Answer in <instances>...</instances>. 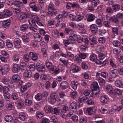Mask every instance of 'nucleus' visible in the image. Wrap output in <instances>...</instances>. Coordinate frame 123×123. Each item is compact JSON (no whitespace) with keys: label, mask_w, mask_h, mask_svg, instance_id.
I'll return each mask as SVG.
<instances>
[{"label":"nucleus","mask_w":123,"mask_h":123,"mask_svg":"<svg viewBox=\"0 0 123 123\" xmlns=\"http://www.w3.org/2000/svg\"><path fill=\"white\" fill-rule=\"evenodd\" d=\"M3 14L4 17H10L12 15V12L8 9H5L3 12Z\"/></svg>","instance_id":"nucleus-14"},{"label":"nucleus","mask_w":123,"mask_h":123,"mask_svg":"<svg viewBox=\"0 0 123 123\" xmlns=\"http://www.w3.org/2000/svg\"><path fill=\"white\" fill-rule=\"evenodd\" d=\"M77 103L75 102H74L71 104L69 108L73 112H76L77 111Z\"/></svg>","instance_id":"nucleus-7"},{"label":"nucleus","mask_w":123,"mask_h":123,"mask_svg":"<svg viewBox=\"0 0 123 123\" xmlns=\"http://www.w3.org/2000/svg\"><path fill=\"white\" fill-rule=\"evenodd\" d=\"M60 112L61 110L59 109H58L56 108H55L52 110V114L58 115L60 113Z\"/></svg>","instance_id":"nucleus-24"},{"label":"nucleus","mask_w":123,"mask_h":123,"mask_svg":"<svg viewBox=\"0 0 123 123\" xmlns=\"http://www.w3.org/2000/svg\"><path fill=\"white\" fill-rule=\"evenodd\" d=\"M69 40L70 42L74 41L77 40L78 37L76 35L72 33L69 35Z\"/></svg>","instance_id":"nucleus-16"},{"label":"nucleus","mask_w":123,"mask_h":123,"mask_svg":"<svg viewBox=\"0 0 123 123\" xmlns=\"http://www.w3.org/2000/svg\"><path fill=\"white\" fill-rule=\"evenodd\" d=\"M87 39L90 41V45L92 47H93L94 45L96 44L98 42L96 40V37L93 36H90L88 37Z\"/></svg>","instance_id":"nucleus-3"},{"label":"nucleus","mask_w":123,"mask_h":123,"mask_svg":"<svg viewBox=\"0 0 123 123\" xmlns=\"http://www.w3.org/2000/svg\"><path fill=\"white\" fill-rule=\"evenodd\" d=\"M109 74L111 77L114 78H116L118 76L117 70L116 69L111 71L110 72Z\"/></svg>","instance_id":"nucleus-12"},{"label":"nucleus","mask_w":123,"mask_h":123,"mask_svg":"<svg viewBox=\"0 0 123 123\" xmlns=\"http://www.w3.org/2000/svg\"><path fill=\"white\" fill-rule=\"evenodd\" d=\"M53 109H52V107L50 106H49L46 108L45 110V112L47 113H49L51 112H52Z\"/></svg>","instance_id":"nucleus-48"},{"label":"nucleus","mask_w":123,"mask_h":123,"mask_svg":"<svg viewBox=\"0 0 123 123\" xmlns=\"http://www.w3.org/2000/svg\"><path fill=\"white\" fill-rule=\"evenodd\" d=\"M90 30L93 33H96L98 31V27L95 24H92L90 26Z\"/></svg>","instance_id":"nucleus-11"},{"label":"nucleus","mask_w":123,"mask_h":123,"mask_svg":"<svg viewBox=\"0 0 123 123\" xmlns=\"http://www.w3.org/2000/svg\"><path fill=\"white\" fill-rule=\"evenodd\" d=\"M13 11L16 13L18 14L21 11V9H20L15 8L13 9Z\"/></svg>","instance_id":"nucleus-56"},{"label":"nucleus","mask_w":123,"mask_h":123,"mask_svg":"<svg viewBox=\"0 0 123 123\" xmlns=\"http://www.w3.org/2000/svg\"><path fill=\"white\" fill-rule=\"evenodd\" d=\"M12 59L15 62L18 61L19 60V56L17 54L15 55L12 58Z\"/></svg>","instance_id":"nucleus-50"},{"label":"nucleus","mask_w":123,"mask_h":123,"mask_svg":"<svg viewBox=\"0 0 123 123\" xmlns=\"http://www.w3.org/2000/svg\"><path fill=\"white\" fill-rule=\"evenodd\" d=\"M51 121L54 123H57L58 121V119L55 116H53L51 117L50 119Z\"/></svg>","instance_id":"nucleus-53"},{"label":"nucleus","mask_w":123,"mask_h":123,"mask_svg":"<svg viewBox=\"0 0 123 123\" xmlns=\"http://www.w3.org/2000/svg\"><path fill=\"white\" fill-rule=\"evenodd\" d=\"M23 41L25 42H28L29 41V36L27 34H25L22 37Z\"/></svg>","instance_id":"nucleus-26"},{"label":"nucleus","mask_w":123,"mask_h":123,"mask_svg":"<svg viewBox=\"0 0 123 123\" xmlns=\"http://www.w3.org/2000/svg\"><path fill=\"white\" fill-rule=\"evenodd\" d=\"M77 94V92L76 91H73L70 93L71 96L73 98H76Z\"/></svg>","instance_id":"nucleus-51"},{"label":"nucleus","mask_w":123,"mask_h":123,"mask_svg":"<svg viewBox=\"0 0 123 123\" xmlns=\"http://www.w3.org/2000/svg\"><path fill=\"white\" fill-rule=\"evenodd\" d=\"M36 118L37 119H40L43 116V113L42 112L38 111L36 112Z\"/></svg>","instance_id":"nucleus-34"},{"label":"nucleus","mask_w":123,"mask_h":123,"mask_svg":"<svg viewBox=\"0 0 123 123\" xmlns=\"http://www.w3.org/2000/svg\"><path fill=\"white\" fill-rule=\"evenodd\" d=\"M23 57L24 60L26 62H27L29 61V56L28 55H25Z\"/></svg>","instance_id":"nucleus-59"},{"label":"nucleus","mask_w":123,"mask_h":123,"mask_svg":"<svg viewBox=\"0 0 123 123\" xmlns=\"http://www.w3.org/2000/svg\"><path fill=\"white\" fill-rule=\"evenodd\" d=\"M122 91L121 90L118 89H115V95L116 94L118 95H122Z\"/></svg>","instance_id":"nucleus-45"},{"label":"nucleus","mask_w":123,"mask_h":123,"mask_svg":"<svg viewBox=\"0 0 123 123\" xmlns=\"http://www.w3.org/2000/svg\"><path fill=\"white\" fill-rule=\"evenodd\" d=\"M79 56L82 59H84L86 57V55L85 53H80L79 54Z\"/></svg>","instance_id":"nucleus-62"},{"label":"nucleus","mask_w":123,"mask_h":123,"mask_svg":"<svg viewBox=\"0 0 123 123\" xmlns=\"http://www.w3.org/2000/svg\"><path fill=\"white\" fill-rule=\"evenodd\" d=\"M109 20L117 24H118L120 22V20L115 15L110 17Z\"/></svg>","instance_id":"nucleus-15"},{"label":"nucleus","mask_w":123,"mask_h":123,"mask_svg":"<svg viewBox=\"0 0 123 123\" xmlns=\"http://www.w3.org/2000/svg\"><path fill=\"white\" fill-rule=\"evenodd\" d=\"M103 24L106 27H111L110 22L107 21H104L103 22Z\"/></svg>","instance_id":"nucleus-52"},{"label":"nucleus","mask_w":123,"mask_h":123,"mask_svg":"<svg viewBox=\"0 0 123 123\" xmlns=\"http://www.w3.org/2000/svg\"><path fill=\"white\" fill-rule=\"evenodd\" d=\"M11 21L10 20H7L3 22V26L5 28H7L10 26Z\"/></svg>","instance_id":"nucleus-19"},{"label":"nucleus","mask_w":123,"mask_h":123,"mask_svg":"<svg viewBox=\"0 0 123 123\" xmlns=\"http://www.w3.org/2000/svg\"><path fill=\"white\" fill-rule=\"evenodd\" d=\"M81 66L82 68L84 69H86L88 68V66L85 62H82L81 64Z\"/></svg>","instance_id":"nucleus-60"},{"label":"nucleus","mask_w":123,"mask_h":123,"mask_svg":"<svg viewBox=\"0 0 123 123\" xmlns=\"http://www.w3.org/2000/svg\"><path fill=\"white\" fill-rule=\"evenodd\" d=\"M31 18L28 20L29 23L32 26H37L36 23L39 20L38 17L35 15L31 14Z\"/></svg>","instance_id":"nucleus-1"},{"label":"nucleus","mask_w":123,"mask_h":123,"mask_svg":"<svg viewBox=\"0 0 123 123\" xmlns=\"http://www.w3.org/2000/svg\"><path fill=\"white\" fill-rule=\"evenodd\" d=\"M12 79L13 80L18 81L20 80V78L18 74H14L12 76Z\"/></svg>","instance_id":"nucleus-36"},{"label":"nucleus","mask_w":123,"mask_h":123,"mask_svg":"<svg viewBox=\"0 0 123 123\" xmlns=\"http://www.w3.org/2000/svg\"><path fill=\"white\" fill-rule=\"evenodd\" d=\"M18 104L19 107L23 109L24 108V102L21 100L19 101L18 102Z\"/></svg>","instance_id":"nucleus-54"},{"label":"nucleus","mask_w":123,"mask_h":123,"mask_svg":"<svg viewBox=\"0 0 123 123\" xmlns=\"http://www.w3.org/2000/svg\"><path fill=\"white\" fill-rule=\"evenodd\" d=\"M30 56L33 60L35 61L37 58V56L36 54H34L32 52H30L29 54Z\"/></svg>","instance_id":"nucleus-25"},{"label":"nucleus","mask_w":123,"mask_h":123,"mask_svg":"<svg viewBox=\"0 0 123 123\" xmlns=\"http://www.w3.org/2000/svg\"><path fill=\"white\" fill-rule=\"evenodd\" d=\"M109 100L108 98L106 96H101L100 97V101L103 103H106Z\"/></svg>","instance_id":"nucleus-21"},{"label":"nucleus","mask_w":123,"mask_h":123,"mask_svg":"<svg viewBox=\"0 0 123 123\" xmlns=\"http://www.w3.org/2000/svg\"><path fill=\"white\" fill-rule=\"evenodd\" d=\"M97 58L96 55L94 54H93L90 56V59L92 61H93L96 60Z\"/></svg>","instance_id":"nucleus-43"},{"label":"nucleus","mask_w":123,"mask_h":123,"mask_svg":"<svg viewBox=\"0 0 123 123\" xmlns=\"http://www.w3.org/2000/svg\"><path fill=\"white\" fill-rule=\"evenodd\" d=\"M68 108L67 106H65L63 107L62 109V113H66L68 111Z\"/></svg>","instance_id":"nucleus-61"},{"label":"nucleus","mask_w":123,"mask_h":123,"mask_svg":"<svg viewBox=\"0 0 123 123\" xmlns=\"http://www.w3.org/2000/svg\"><path fill=\"white\" fill-rule=\"evenodd\" d=\"M14 4L16 6L18 7L22 6L23 5L22 2L18 1H15L14 2Z\"/></svg>","instance_id":"nucleus-30"},{"label":"nucleus","mask_w":123,"mask_h":123,"mask_svg":"<svg viewBox=\"0 0 123 123\" xmlns=\"http://www.w3.org/2000/svg\"><path fill=\"white\" fill-rule=\"evenodd\" d=\"M37 69L39 72H44L45 70V66L44 65L41 64L40 67H39Z\"/></svg>","instance_id":"nucleus-33"},{"label":"nucleus","mask_w":123,"mask_h":123,"mask_svg":"<svg viewBox=\"0 0 123 123\" xmlns=\"http://www.w3.org/2000/svg\"><path fill=\"white\" fill-rule=\"evenodd\" d=\"M113 43V45L116 47H118L121 45L120 43L118 41H114Z\"/></svg>","instance_id":"nucleus-46"},{"label":"nucleus","mask_w":123,"mask_h":123,"mask_svg":"<svg viewBox=\"0 0 123 123\" xmlns=\"http://www.w3.org/2000/svg\"><path fill=\"white\" fill-rule=\"evenodd\" d=\"M35 98L37 100L39 101L42 99V96L41 93H38L35 96Z\"/></svg>","instance_id":"nucleus-37"},{"label":"nucleus","mask_w":123,"mask_h":123,"mask_svg":"<svg viewBox=\"0 0 123 123\" xmlns=\"http://www.w3.org/2000/svg\"><path fill=\"white\" fill-rule=\"evenodd\" d=\"M75 20L78 21L82 20L84 18V16L80 15H77L75 16Z\"/></svg>","instance_id":"nucleus-39"},{"label":"nucleus","mask_w":123,"mask_h":123,"mask_svg":"<svg viewBox=\"0 0 123 123\" xmlns=\"http://www.w3.org/2000/svg\"><path fill=\"white\" fill-rule=\"evenodd\" d=\"M25 103L26 105L30 106L31 105L32 102L31 100L27 99L25 100Z\"/></svg>","instance_id":"nucleus-40"},{"label":"nucleus","mask_w":123,"mask_h":123,"mask_svg":"<svg viewBox=\"0 0 123 123\" xmlns=\"http://www.w3.org/2000/svg\"><path fill=\"white\" fill-rule=\"evenodd\" d=\"M41 123H49L48 119L46 118H43L41 120Z\"/></svg>","instance_id":"nucleus-64"},{"label":"nucleus","mask_w":123,"mask_h":123,"mask_svg":"<svg viewBox=\"0 0 123 123\" xmlns=\"http://www.w3.org/2000/svg\"><path fill=\"white\" fill-rule=\"evenodd\" d=\"M24 75L26 78H29L31 77L32 73L30 70H26L24 72Z\"/></svg>","instance_id":"nucleus-18"},{"label":"nucleus","mask_w":123,"mask_h":123,"mask_svg":"<svg viewBox=\"0 0 123 123\" xmlns=\"http://www.w3.org/2000/svg\"><path fill=\"white\" fill-rule=\"evenodd\" d=\"M12 104H13V103H11L7 105V108L8 110H11L13 108V105Z\"/></svg>","instance_id":"nucleus-58"},{"label":"nucleus","mask_w":123,"mask_h":123,"mask_svg":"<svg viewBox=\"0 0 123 123\" xmlns=\"http://www.w3.org/2000/svg\"><path fill=\"white\" fill-rule=\"evenodd\" d=\"M113 10L110 7H107L106 9V12L109 13H111L113 12Z\"/></svg>","instance_id":"nucleus-63"},{"label":"nucleus","mask_w":123,"mask_h":123,"mask_svg":"<svg viewBox=\"0 0 123 123\" xmlns=\"http://www.w3.org/2000/svg\"><path fill=\"white\" fill-rule=\"evenodd\" d=\"M92 89L93 91L97 90L98 89L97 92H96L95 94H98L100 91V90L98 88V86L97 82H93L91 86Z\"/></svg>","instance_id":"nucleus-4"},{"label":"nucleus","mask_w":123,"mask_h":123,"mask_svg":"<svg viewBox=\"0 0 123 123\" xmlns=\"http://www.w3.org/2000/svg\"><path fill=\"white\" fill-rule=\"evenodd\" d=\"M6 43L7 47L8 48H11L12 46V43L11 42H10L9 40H7L6 41Z\"/></svg>","instance_id":"nucleus-41"},{"label":"nucleus","mask_w":123,"mask_h":123,"mask_svg":"<svg viewBox=\"0 0 123 123\" xmlns=\"http://www.w3.org/2000/svg\"><path fill=\"white\" fill-rule=\"evenodd\" d=\"M112 6L113 11L114 10L115 12L118 11L120 9V6L118 4L113 5Z\"/></svg>","instance_id":"nucleus-27"},{"label":"nucleus","mask_w":123,"mask_h":123,"mask_svg":"<svg viewBox=\"0 0 123 123\" xmlns=\"http://www.w3.org/2000/svg\"><path fill=\"white\" fill-rule=\"evenodd\" d=\"M2 82L5 84L7 85L10 87L12 86V83L6 77L3 78L2 79Z\"/></svg>","instance_id":"nucleus-10"},{"label":"nucleus","mask_w":123,"mask_h":123,"mask_svg":"<svg viewBox=\"0 0 123 123\" xmlns=\"http://www.w3.org/2000/svg\"><path fill=\"white\" fill-rule=\"evenodd\" d=\"M88 99V98L87 96H83L80 99H79L78 100L77 102L78 104V107L80 108L82 106V101L84 103H86L87 102Z\"/></svg>","instance_id":"nucleus-2"},{"label":"nucleus","mask_w":123,"mask_h":123,"mask_svg":"<svg viewBox=\"0 0 123 123\" xmlns=\"http://www.w3.org/2000/svg\"><path fill=\"white\" fill-rule=\"evenodd\" d=\"M18 116V118L21 120L24 121L26 118L25 113L22 112L19 113Z\"/></svg>","instance_id":"nucleus-28"},{"label":"nucleus","mask_w":123,"mask_h":123,"mask_svg":"<svg viewBox=\"0 0 123 123\" xmlns=\"http://www.w3.org/2000/svg\"><path fill=\"white\" fill-rule=\"evenodd\" d=\"M11 98L13 99L16 100L18 99V96L16 93H14L11 95Z\"/></svg>","instance_id":"nucleus-42"},{"label":"nucleus","mask_w":123,"mask_h":123,"mask_svg":"<svg viewBox=\"0 0 123 123\" xmlns=\"http://www.w3.org/2000/svg\"><path fill=\"white\" fill-rule=\"evenodd\" d=\"M34 37L35 40L38 42H40L42 40V37L38 33H35L34 34Z\"/></svg>","instance_id":"nucleus-17"},{"label":"nucleus","mask_w":123,"mask_h":123,"mask_svg":"<svg viewBox=\"0 0 123 123\" xmlns=\"http://www.w3.org/2000/svg\"><path fill=\"white\" fill-rule=\"evenodd\" d=\"M60 98L58 101L61 104H62L64 101V97L65 96L64 93L62 92H61L59 93Z\"/></svg>","instance_id":"nucleus-9"},{"label":"nucleus","mask_w":123,"mask_h":123,"mask_svg":"<svg viewBox=\"0 0 123 123\" xmlns=\"http://www.w3.org/2000/svg\"><path fill=\"white\" fill-rule=\"evenodd\" d=\"M77 42L79 43H81L83 42L85 43L86 45H87L88 43L89 42V41L87 38H81L78 40Z\"/></svg>","instance_id":"nucleus-23"},{"label":"nucleus","mask_w":123,"mask_h":123,"mask_svg":"<svg viewBox=\"0 0 123 123\" xmlns=\"http://www.w3.org/2000/svg\"><path fill=\"white\" fill-rule=\"evenodd\" d=\"M20 66L21 67V70L22 71L26 70L28 66L24 62H21L20 64Z\"/></svg>","instance_id":"nucleus-22"},{"label":"nucleus","mask_w":123,"mask_h":123,"mask_svg":"<svg viewBox=\"0 0 123 123\" xmlns=\"http://www.w3.org/2000/svg\"><path fill=\"white\" fill-rule=\"evenodd\" d=\"M91 92V91L90 90H86L83 92V94L85 96L88 95Z\"/></svg>","instance_id":"nucleus-57"},{"label":"nucleus","mask_w":123,"mask_h":123,"mask_svg":"<svg viewBox=\"0 0 123 123\" xmlns=\"http://www.w3.org/2000/svg\"><path fill=\"white\" fill-rule=\"evenodd\" d=\"M68 83L66 81L62 82L60 85V87L62 89H65L68 88Z\"/></svg>","instance_id":"nucleus-13"},{"label":"nucleus","mask_w":123,"mask_h":123,"mask_svg":"<svg viewBox=\"0 0 123 123\" xmlns=\"http://www.w3.org/2000/svg\"><path fill=\"white\" fill-rule=\"evenodd\" d=\"M95 16L94 15L90 14H89L88 17L87 21H92L95 19Z\"/></svg>","instance_id":"nucleus-32"},{"label":"nucleus","mask_w":123,"mask_h":123,"mask_svg":"<svg viewBox=\"0 0 123 123\" xmlns=\"http://www.w3.org/2000/svg\"><path fill=\"white\" fill-rule=\"evenodd\" d=\"M12 70L14 73H17L19 72L20 70V68L19 65L17 64H14L13 66Z\"/></svg>","instance_id":"nucleus-8"},{"label":"nucleus","mask_w":123,"mask_h":123,"mask_svg":"<svg viewBox=\"0 0 123 123\" xmlns=\"http://www.w3.org/2000/svg\"><path fill=\"white\" fill-rule=\"evenodd\" d=\"M3 92L5 94H6L8 92L9 88L6 86H4L3 88Z\"/></svg>","instance_id":"nucleus-49"},{"label":"nucleus","mask_w":123,"mask_h":123,"mask_svg":"<svg viewBox=\"0 0 123 123\" xmlns=\"http://www.w3.org/2000/svg\"><path fill=\"white\" fill-rule=\"evenodd\" d=\"M50 97L51 98L50 102L51 104L54 103L58 99V96L57 94L53 93L51 94Z\"/></svg>","instance_id":"nucleus-6"},{"label":"nucleus","mask_w":123,"mask_h":123,"mask_svg":"<svg viewBox=\"0 0 123 123\" xmlns=\"http://www.w3.org/2000/svg\"><path fill=\"white\" fill-rule=\"evenodd\" d=\"M115 84L117 87L122 88L123 87V84L122 82L119 80H117L115 81Z\"/></svg>","instance_id":"nucleus-29"},{"label":"nucleus","mask_w":123,"mask_h":123,"mask_svg":"<svg viewBox=\"0 0 123 123\" xmlns=\"http://www.w3.org/2000/svg\"><path fill=\"white\" fill-rule=\"evenodd\" d=\"M64 43L66 46H67L70 43H74V42H70L69 40V38L68 40H65L64 41Z\"/></svg>","instance_id":"nucleus-47"},{"label":"nucleus","mask_w":123,"mask_h":123,"mask_svg":"<svg viewBox=\"0 0 123 123\" xmlns=\"http://www.w3.org/2000/svg\"><path fill=\"white\" fill-rule=\"evenodd\" d=\"M99 1L98 0H92V5L94 6V7H96L97 5L99 3Z\"/></svg>","instance_id":"nucleus-44"},{"label":"nucleus","mask_w":123,"mask_h":123,"mask_svg":"<svg viewBox=\"0 0 123 123\" xmlns=\"http://www.w3.org/2000/svg\"><path fill=\"white\" fill-rule=\"evenodd\" d=\"M5 121L7 122H11L12 120V118L11 115H7L4 117Z\"/></svg>","instance_id":"nucleus-31"},{"label":"nucleus","mask_w":123,"mask_h":123,"mask_svg":"<svg viewBox=\"0 0 123 123\" xmlns=\"http://www.w3.org/2000/svg\"><path fill=\"white\" fill-rule=\"evenodd\" d=\"M70 70L73 72H77L79 71L78 66L75 65H72L70 67Z\"/></svg>","instance_id":"nucleus-20"},{"label":"nucleus","mask_w":123,"mask_h":123,"mask_svg":"<svg viewBox=\"0 0 123 123\" xmlns=\"http://www.w3.org/2000/svg\"><path fill=\"white\" fill-rule=\"evenodd\" d=\"M93 112L92 109L91 107L87 108L86 110V113L89 115H92L93 113Z\"/></svg>","instance_id":"nucleus-35"},{"label":"nucleus","mask_w":123,"mask_h":123,"mask_svg":"<svg viewBox=\"0 0 123 123\" xmlns=\"http://www.w3.org/2000/svg\"><path fill=\"white\" fill-rule=\"evenodd\" d=\"M99 85L101 86H103L105 84V80L102 78L99 77L98 80Z\"/></svg>","instance_id":"nucleus-38"},{"label":"nucleus","mask_w":123,"mask_h":123,"mask_svg":"<svg viewBox=\"0 0 123 123\" xmlns=\"http://www.w3.org/2000/svg\"><path fill=\"white\" fill-rule=\"evenodd\" d=\"M21 29V30L23 31H24L27 29L28 27L27 25L26 24H23L20 27Z\"/></svg>","instance_id":"nucleus-55"},{"label":"nucleus","mask_w":123,"mask_h":123,"mask_svg":"<svg viewBox=\"0 0 123 123\" xmlns=\"http://www.w3.org/2000/svg\"><path fill=\"white\" fill-rule=\"evenodd\" d=\"M28 14L27 13H26L24 12H21L20 14V20H23L25 21H26L27 18L28 17Z\"/></svg>","instance_id":"nucleus-5"}]
</instances>
